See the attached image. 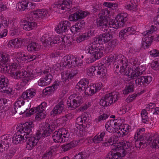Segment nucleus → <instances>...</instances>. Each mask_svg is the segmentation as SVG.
Listing matches in <instances>:
<instances>
[{
	"mask_svg": "<svg viewBox=\"0 0 159 159\" xmlns=\"http://www.w3.org/2000/svg\"><path fill=\"white\" fill-rule=\"evenodd\" d=\"M45 126L46 129L45 128H40L37 130L35 135L32 137L31 135L32 134V129L34 127L33 123L31 121L25 122L20 127L19 131L20 134L17 132L14 134L12 138V142L17 144L26 140V148L28 150H31L37 145L40 138L47 137L51 133L52 130L50 129L49 124L47 123Z\"/></svg>",
	"mask_w": 159,
	"mask_h": 159,
	"instance_id": "f257e3e1",
	"label": "nucleus"
},
{
	"mask_svg": "<svg viewBox=\"0 0 159 159\" xmlns=\"http://www.w3.org/2000/svg\"><path fill=\"white\" fill-rule=\"evenodd\" d=\"M102 42L101 35L100 34L99 36L94 39L93 42L86 46L85 51L86 53L89 54V62L92 63L103 56L104 49L102 45L100 44Z\"/></svg>",
	"mask_w": 159,
	"mask_h": 159,
	"instance_id": "f03ea898",
	"label": "nucleus"
},
{
	"mask_svg": "<svg viewBox=\"0 0 159 159\" xmlns=\"http://www.w3.org/2000/svg\"><path fill=\"white\" fill-rule=\"evenodd\" d=\"M89 82L86 79H83L79 82L75 87V89L79 94L85 93L88 96H91L96 93L101 89L98 84H92L88 86Z\"/></svg>",
	"mask_w": 159,
	"mask_h": 159,
	"instance_id": "7ed1b4c3",
	"label": "nucleus"
},
{
	"mask_svg": "<svg viewBox=\"0 0 159 159\" xmlns=\"http://www.w3.org/2000/svg\"><path fill=\"white\" fill-rule=\"evenodd\" d=\"M145 129L144 128H142L138 129L135 134L134 138L136 139H139L140 141L139 143V148H143L146 147L148 145L150 144L152 140V136L149 133L145 134L143 135Z\"/></svg>",
	"mask_w": 159,
	"mask_h": 159,
	"instance_id": "20e7f679",
	"label": "nucleus"
},
{
	"mask_svg": "<svg viewBox=\"0 0 159 159\" xmlns=\"http://www.w3.org/2000/svg\"><path fill=\"white\" fill-rule=\"evenodd\" d=\"M47 107V103L45 102H43L38 106L31 109L29 113H26V116H29L36 113V119L38 120H41L44 119L46 116L45 109Z\"/></svg>",
	"mask_w": 159,
	"mask_h": 159,
	"instance_id": "39448f33",
	"label": "nucleus"
},
{
	"mask_svg": "<svg viewBox=\"0 0 159 159\" xmlns=\"http://www.w3.org/2000/svg\"><path fill=\"white\" fill-rule=\"evenodd\" d=\"M69 136L68 130L64 128L56 131L52 134L53 139L56 143H64L67 140Z\"/></svg>",
	"mask_w": 159,
	"mask_h": 159,
	"instance_id": "423d86ee",
	"label": "nucleus"
},
{
	"mask_svg": "<svg viewBox=\"0 0 159 159\" xmlns=\"http://www.w3.org/2000/svg\"><path fill=\"white\" fill-rule=\"evenodd\" d=\"M118 94L112 93L103 96L100 101V105L103 107H107L115 102L119 98Z\"/></svg>",
	"mask_w": 159,
	"mask_h": 159,
	"instance_id": "0eeeda50",
	"label": "nucleus"
},
{
	"mask_svg": "<svg viewBox=\"0 0 159 159\" xmlns=\"http://www.w3.org/2000/svg\"><path fill=\"white\" fill-rule=\"evenodd\" d=\"M127 60L126 57L120 54L116 57L114 62V70L118 73V71L120 68L123 67H126L127 66Z\"/></svg>",
	"mask_w": 159,
	"mask_h": 159,
	"instance_id": "6e6552de",
	"label": "nucleus"
},
{
	"mask_svg": "<svg viewBox=\"0 0 159 159\" xmlns=\"http://www.w3.org/2000/svg\"><path fill=\"white\" fill-rule=\"evenodd\" d=\"M100 13L99 14L98 16L99 18L97 19L96 23L97 25V26L98 27L102 30L105 32V31H107L108 30L107 27L108 20L107 17H106L104 14H103L102 13Z\"/></svg>",
	"mask_w": 159,
	"mask_h": 159,
	"instance_id": "1a4fd4ad",
	"label": "nucleus"
},
{
	"mask_svg": "<svg viewBox=\"0 0 159 159\" xmlns=\"http://www.w3.org/2000/svg\"><path fill=\"white\" fill-rule=\"evenodd\" d=\"M87 112H84L76 119V122L77 124L76 125V126L77 129L80 131H83L86 127H87L88 122L87 121Z\"/></svg>",
	"mask_w": 159,
	"mask_h": 159,
	"instance_id": "9d476101",
	"label": "nucleus"
},
{
	"mask_svg": "<svg viewBox=\"0 0 159 159\" xmlns=\"http://www.w3.org/2000/svg\"><path fill=\"white\" fill-rule=\"evenodd\" d=\"M0 61L2 64L1 67L4 71H7L10 69V56L7 54L0 53Z\"/></svg>",
	"mask_w": 159,
	"mask_h": 159,
	"instance_id": "9b49d317",
	"label": "nucleus"
},
{
	"mask_svg": "<svg viewBox=\"0 0 159 159\" xmlns=\"http://www.w3.org/2000/svg\"><path fill=\"white\" fill-rule=\"evenodd\" d=\"M142 67L141 66L137 65L133 66L132 68L130 69V79L133 80L138 79L141 77V75L143 73V70L141 69Z\"/></svg>",
	"mask_w": 159,
	"mask_h": 159,
	"instance_id": "f8f14e48",
	"label": "nucleus"
},
{
	"mask_svg": "<svg viewBox=\"0 0 159 159\" xmlns=\"http://www.w3.org/2000/svg\"><path fill=\"white\" fill-rule=\"evenodd\" d=\"M90 13V12L88 11H79L70 15L69 16V20L70 21L75 22L79 19L86 17Z\"/></svg>",
	"mask_w": 159,
	"mask_h": 159,
	"instance_id": "ddd939ff",
	"label": "nucleus"
},
{
	"mask_svg": "<svg viewBox=\"0 0 159 159\" xmlns=\"http://www.w3.org/2000/svg\"><path fill=\"white\" fill-rule=\"evenodd\" d=\"M64 102L61 101L57 104L50 112V115L52 117L61 114L63 111H64Z\"/></svg>",
	"mask_w": 159,
	"mask_h": 159,
	"instance_id": "4468645a",
	"label": "nucleus"
},
{
	"mask_svg": "<svg viewBox=\"0 0 159 159\" xmlns=\"http://www.w3.org/2000/svg\"><path fill=\"white\" fill-rule=\"evenodd\" d=\"M23 23V29L27 31L33 29L37 25V24L33 21L32 18L30 17H27V20H24Z\"/></svg>",
	"mask_w": 159,
	"mask_h": 159,
	"instance_id": "2eb2a0df",
	"label": "nucleus"
},
{
	"mask_svg": "<svg viewBox=\"0 0 159 159\" xmlns=\"http://www.w3.org/2000/svg\"><path fill=\"white\" fill-rule=\"evenodd\" d=\"M18 9L19 11H23L26 9L30 10L35 7L33 3L26 1H22L17 4Z\"/></svg>",
	"mask_w": 159,
	"mask_h": 159,
	"instance_id": "dca6fc26",
	"label": "nucleus"
},
{
	"mask_svg": "<svg viewBox=\"0 0 159 159\" xmlns=\"http://www.w3.org/2000/svg\"><path fill=\"white\" fill-rule=\"evenodd\" d=\"M10 139L7 136L3 135L0 138V152H2L7 150L9 147Z\"/></svg>",
	"mask_w": 159,
	"mask_h": 159,
	"instance_id": "f3484780",
	"label": "nucleus"
},
{
	"mask_svg": "<svg viewBox=\"0 0 159 159\" xmlns=\"http://www.w3.org/2000/svg\"><path fill=\"white\" fill-rule=\"evenodd\" d=\"M152 77L149 76H142L135 80L136 85L139 87L145 84H149L152 80Z\"/></svg>",
	"mask_w": 159,
	"mask_h": 159,
	"instance_id": "a211bd4d",
	"label": "nucleus"
},
{
	"mask_svg": "<svg viewBox=\"0 0 159 159\" xmlns=\"http://www.w3.org/2000/svg\"><path fill=\"white\" fill-rule=\"evenodd\" d=\"M127 15L124 13H121L117 15L116 21L117 23L118 27L121 28L125 25L127 19Z\"/></svg>",
	"mask_w": 159,
	"mask_h": 159,
	"instance_id": "6ab92c4d",
	"label": "nucleus"
},
{
	"mask_svg": "<svg viewBox=\"0 0 159 159\" xmlns=\"http://www.w3.org/2000/svg\"><path fill=\"white\" fill-rule=\"evenodd\" d=\"M135 32V30L132 27L126 28L120 31L119 37L121 39H123L129 35L134 34Z\"/></svg>",
	"mask_w": 159,
	"mask_h": 159,
	"instance_id": "aec40b11",
	"label": "nucleus"
},
{
	"mask_svg": "<svg viewBox=\"0 0 159 159\" xmlns=\"http://www.w3.org/2000/svg\"><path fill=\"white\" fill-rule=\"evenodd\" d=\"M24 39L20 38H17L11 39L9 41L7 45L9 48L16 47L19 48L21 47L23 43Z\"/></svg>",
	"mask_w": 159,
	"mask_h": 159,
	"instance_id": "412c9836",
	"label": "nucleus"
},
{
	"mask_svg": "<svg viewBox=\"0 0 159 159\" xmlns=\"http://www.w3.org/2000/svg\"><path fill=\"white\" fill-rule=\"evenodd\" d=\"M95 70L94 72L97 75H99L100 77H103L107 73V70L104 64H102L98 66H95Z\"/></svg>",
	"mask_w": 159,
	"mask_h": 159,
	"instance_id": "4be33fe9",
	"label": "nucleus"
},
{
	"mask_svg": "<svg viewBox=\"0 0 159 159\" xmlns=\"http://www.w3.org/2000/svg\"><path fill=\"white\" fill-rule=\"evenodd\" d=\"M93 32L91 30L87 32L79 35L76 38V41L78 43H80L82 41L89 39L91 36H92Z\"/></svg>",
	"mask_w": 159,
	"mask_h": 159,
	"instance_id": "5701e85b",
	"label": "nucleus"
},
{
	"mask_svg": "<svg viewBox=\"0 0 159 159\" xmlns=\"http://www.w3.org/2000/svg\"><path fill=\"white\" fill-rule=\"evenodd\" d=\"M41 47V45L38 43L32 42L28 44L27 46V49L30 52L38 51Z\"/></svg>",
	"mask_w": 159,
	"mask_h": 159,
	"instance_id": "b1692460",
	"label": "nucleus"
},
{
	"mask_svg": "<svg viewBox=\"0 0 159 159\" xmlns=\"http://www.w3.org/2000/svg\"><path fill=\"white\" fill-rule=\"evenodd\" d=\"M57 146H53L50 147L49 150L43 155L42 157L43 159H48L51 158L54 152H56L57 149Z\"/></svg>",
	"mask_w": 159,
	"mask_h": 159,
	"instance_id": "393cba45",
	"label": "nucleus"
},
{
	"mask_svg": "<svg viewBox=\"0 0 159 159\" xmlns=\"http://www.w3.org/2000/svg\"><path fill=\"white\" fill-rule=\"evenodd\" d=\"M48 11L45 9L36 10L33 14V17L42 18L47 15Z\"/></svg>",
	"mask_w": 159,
	"mask_h": 159,
	"instance_id": "a878e982",
	"label": "nucleus"
},
{
	"mask_svg": "<svg viewBox=\"0 0 159 159\" xmlns=\"http://www.w3.org/2000/svg\"><path fill=\"white\" fill-rule=\"evenodd\" d=\"M70 61H69V64L68 68H70L74 67H76L79 66H80L82 63L81 62H79V59L75 57L73 55H70Z\"/></svg>",
	"mask_w": 159,
	"mask_h": 159,
	"instance_id": "bb28decb",
	"label": "nucleus"
},
{
	"mask_svg": "<svg viewBox=\"0 0 159 159\" xmlns=\"http://www.w3.org/2000/svg\"><path fill=\"white\" fill-rule=\"evenodd\" d=\"M51 71L50 69H46L43 72V74L45 75L43 80L47 85L50 83L53 78V76L50 73Z\"/></svg>",
	"mask_w": 159,
	"mask_h": 159,
	"instance_id": "cd10ccee",
	"label": "nucleus"
},
{
	"mask_svg": "<svg viewBox=\"0 0 159 159\" xmlns=\"http://www.w3.org/2000/svg\"><path fill=\"white\" fill-rule=\"evenodd\" d=\"M152 136V140L153 139L151 147L152 148H159V134L156 133L154 135L151 134Z\"/></svg>",
	"mask_w": 159,
	"mask_h": 159,
	"instance_id": "c85d7f7f",
	"label": "nucleus"
},
{
	"mask_svg": "<svg viewBox=\"0 0 159 159\" xmlns=\"http://www.w3.org/2000/svg\"><path fill=\"white\" fill-rule=\"evenodd\" d=\"M152 136V140L153 139L151 147L152 148H159V134L156 133L154 135L151 134Z\"/></svg>",
	"mask_w": 159,
	"mask_h": 159,
	"instance_id": "c756f323",
	"label": "nucleus"
},
{
	"mask_svg": "<svg viewBox=\"0 0 159 159\" xmlns=\"http://www.w3.org/2000/svg\"><path fill=\"white\" fill-rule=\"evenodd\" d=\"M72 5V2L71 0H63L62 3L56 5V7L59 11L61 10H64L66 9V6H69Z\"/></svg>",
	"mask_w": 159,
	"mask_h": 159,
	"instance_id": "7c9ffc66",
	"label": "nucleus"
},
{
	"mask_svg": "<svg viewBox=\"0 0 159 159\" xmlns=\"http://www.w3.org/2000/svg\"><path fill=\"white\" fill-rule=\"evenodd\" d=\"M36 95V92L34 91H33L31 89H28L23 92L21 96L22 98H31Z\"/></svg>",
	"mask_w": 159,
	"mask_h": 159,
	"instance_id": "2f4dec72",
	"label": "nucleus"
},
{
	"mask_svg": "<svg viewBox=\"0 0 159 159\" xmlns=\"http://www.w3.org/2000/svg\"><path fill=\"white\" fill-rule=\"evenodd\" d=\"M105 135V132H104L99 133L92 139L93 142L95 143H98L103 141V138Z\"/></svg>",
	"mask_w": 159,
	"mask_h": 159,
	"instance_id": "473e14b6",
	"label": "nucleus"
},
{
	"mask_svg": "<svg viewBox=\"0 0 159 159\" xmlns=\"http://www.w3.org/2000/svg\"><path fill=\"white\" fill-rule=\"evenodd\" d=\"M25 101L21 98L18 99V100L14 103V108L12 109V113L13 114L16 113V110L17 109L25 105Z\"/></svg>",
	"mask_w": 159,
	"mask_h": 159,
	"instance_id": "72a5a7b5",
	"label": "nucleus"
},
{
	"mask_svg": "<svg viewBox=\"0 0 159 159\" xmlns=\"http://www.w3.org/2000/svg\"><path fill=\"white\" fill-rule=\"evenodd\" d=\"M78 144V142L76 141H72L70 143L62 146V149L64 152L68 151L71 149L75 147Z\"/></svg>",
	"mask_w": 159,
	"mask_h": 159,
	"instance_id": "f704fd0d",
	"label": "nucleus"
},
{
	"mask_svg": "<svg viewBox=\"0 0 159 159\" xmlns=\"http://www.w3.org/2000/svg\"><path fill=\"white\" fill-rule=\"evenodd\" d=\"M138 2L136 0H130V2H128L125 6V7L127 10H131L137 7Z\"/></svg>",
	"mask_w": 159,
	"mask_h": 159,
	"instance_id": "c9c22d12",
	"label": "nucleus"
},
{
	"mask_svg": "<svg viewBox=\"0 0 159 159\" xmlns=\"http://www.w3.org/2000/svg\"><path fill=\"white\" fill-rule=\"evenodd\" d=\"M134 80L130 82L129 85H127L125 88V89L123 91V93L125 95H127L129 93L133 92L134 89V85L133 84L134 83Z\"/></svg>",
	"mask_w": 159,
	"mask_h": 159,
	"instance_id": "e433bc0d",
	"label": "nucleus"
},
{
	"mask_svg": "<svg viewBox=\"0 0 159 159\" xmlns=\"http://www.w3.org/2000/svg\"><path fill=\"white\" fill-rule=\"evenodd\" d=\"M116 124H117L116 122H114V120H110L107 121L105 125L106 130L108 132L112 133L114 126L115 127Z\"/></svg>",
	"mask_w": 159,
	"mask_h": 159,
	"instance_id": "4c0bfd02",
	"label": "nucleus"
},
{
	"mask_svg": "<svg viewBox=\"0 0 159 159\" xmlns=\"http://www.w3.org/2000/svg\"><path fill=\"white\" fill-rule=\"evenodd\" d=\"M22 77L23 79H22L21 83L24 85H26L32 79L29 71L24 72V76Z\"/></svg>",
	"mask_w": 159,
	"mask_h": 159,
	"instance_id": "58836bf2",
	"label": "nucleus"
},
{
	"mask_svg": "<svg viewBox=\"0 0 159 159\" xmlns=\"http://www.w3.org/2000/svg\"><path fill=\"white\" fill-rule=\"evenodd\" d=\"M67 104L68 108L71 110L75 109L79 107L74 101L73 100L72 98H70L69 97L67 102Z\"/></svg>",
	"mask_w": 159,
	"mask_h": 159,
	"instance_id": "ea45409f",
	"label": "nucleus"
},
{
	"mask_svg": "<svg viewBox=\"0 0 159 159\" xmlns=\"http://www.w3.org/2000/svg\"><path fill=\"white\" fill-rule=\"evenodd\" d=\"M9 82L7 78L4 76L2 75L0 77V89H3V88L8 86Z\"/></svg>",
	"mask_w": 159,
	"mask_h": 159,
	"instance_id": "a19ab883",
	"label": "nucleus"
},
{
	"mask_svg": "<svg viewBox=\"0 0 159 159\" xmlns=\"http://www.w3.org/2000/svg\"><path fill=\"white\" fill-rule=\"evenodd\" d=\"M70 98H72L73 100L77 104L80 106L83 102L82 98L81 96L77 94H73L70 96Z\"/></svg>",
	"mask_w": 159,
	"mask_h": 159,
	"instance_id": "79ce46f5",
	"label": "nucleus"
},
{
	"mask_svg": "<svg viewBox=\"0 0 159 159\" xmlns=\"http://www.w3.org/2000/svg\"><path fill=\"white\" fill-rule=\"evenodd\" d=\"M61 44L62 45L63 47H65L66 45L64 39L60 37H55L52 41L50 42V45L52 46L53 44L59 43L61 42Z\"/></svg>",
	"mask_w": 159,
	"mask_h": 159,
	"instance_id": "37998d69",
	"label": "nucleus"
},
{
	"mask_svg": "<svg viewBox=\"0 0 159 159\" xmlns=\"http://www.w3.org/2000/svg\"><path fill=\"white\" fill-rule=\"evenodd\" d=\"M126 67H123L121 68H120L118 71V73H120V74L127 76L129 78H130V69H129V68H126Z\"/></svg>",
	"mask_w": 159,
	"mask_h": 159,
	"instance_id": "c03bdc74",
	"label": "nucleus"
},
{
	"mask_svg": "<svg viewBox=\"0 0 159 159\" xmlns=\"http://www.w3.org/2000/svg\"><path fill=\"white\" fill-rule=\"evenodd\" d=\"M29 103L28 102L25 103L24 106H22L16 110V113L18 112L20 114H23L27 110L29 109Z\"/></svg>",
	"mask_w": 159,
	"mask_h": 159,
	"instance_id": "a18cd8bd",
	"label": "nucleus"
},
{
	"mask_svg": "<svg viewBox=\"0 0 159 159\" xmlns=\"http://www.w3.org/2000/svg\"><path fill=\"white\" fill-rule=\"evenodd\" d=\"M109 33V31H108V33H104L101 34L103 41L105 43L108 42L112 38V36L111 34Z\"/></svg>",
	"mask_w": 159,
	"mask_h": 159,
	"instance_id": "49530a36",
	"label": "nucleus"
},
{
	"mask_svg": "<svg viewBox=\"0 0 159 159\" xmlns=\"http://www.w3.org/2000/svg\"><path fill=\"white\" fill-rule=\"evenodd\" d=\"M116 18L115 20L110 19L109 22L108 21L107 28H108L109 30H111L110 29L109 27L110 28H112L115 29H117L119 28V27L117 26V23L116 21Z\"/></svg>",
	"mask_w": 159,
	"mask_h": 159,
	"instance_id": "de8ad7c7",
	"label": "nucleus"
},
{
	"mask_svg": "<svg viewBox=\"0 0 159 159\" xmlns=\"http://www.w3.org/2000/svg\"><path fill=\"white\" fill-rule=\"evenodd\" d=\"M70 55H66L64 56L61 60V62L64 66L68 68L69 64L68 61H70Z\"/></svg>",
	"mask_w": 159,
	"mask_h": 159,
	"instance_id": "09e8293b",
	"label": "nucleus"
},
{
	"mask_svg": "<svg viewBox=\"0 0 159 159\" xmlns=\"http://www.w3.org/2000/svg\"><path fill=\"white\" fill-rule=\"evenodd\" d=\"M55 90L54 87L50 86L46 88L43 90V92L45 95H49L53 93Z\"/></svg>",
	"mask_w": 159,
	"mask_h": 159,
	"instance_id": "8fccbe9b",
	"label": "nucleus"
},
{
	"mask_svg": "<svg viewBox=\"0 0 159 159\" xmlns=\"http://www.w3.org/2000/svg\"><path fill=\"white\" fill-rule=\"evenodd\" d=\"M121 149H127L130 147L132 143L127 141H124L120 142Z\"/></svg>",
	"mask_w": 159,
	"mask_h": 159,
	"instance_id": "3c124183",
	"label": "nucleus"
},
{
	"mask_svg": "<svg viewBox=\"0 0 159 159\" xmlns=\"http://www.w3.org/2000/svg\"><path fill=\"white\" fill-rule=\"evenodd\" d=\"M11 76L15 79L21 78L24 76V72L18 70L15 72H13L11 74Z\"/></svg>",
	"mask_w": 159,
	"mask_h": 159,
	"instance_id": "603ef678",
	"label": "nucleus"
},
{
	"mask_svg": "<svg viewBox=\"0 0 159 159\" xmlns=\"http://www.w3.org/2000/svg\"><path fill=\"white\" fill-rule=\"evenodd\" d=\"M61 23L62 25L64 31L66 32L68 31L71 25L70 22L68 20H64L61 22Z\"/></svg>",
	"mask_w": 159,
	"mask_h": 159,
	"instance_id": "864d4df0",
	"label": "nucleus"
},
{
	"mask_svg": "<svg viewBox=\"0 0 159 159\" xmlns=\"http://www.w3.org/2000/svg\"><path fill=\"white\" fill-rule=\"evenodd\" d=\"M95 66H92L88 68L86 70L87 74V75L90 77L93 76L94 75H96V73L94 72L95 70Z\"/></svg>",
	"mask_w": 159,
	"mask_h": 159,
	"instance_id": "5fc2aeb1",
	"label": "nucleus"
},
{
	"mask_svg": "<svg viewBox=\"0 0 159 159\" xmlns=\"http://www.w3.org/2000/svg\"><path fill=\"white\" fill-rule=\"evenodd\" d=\"M109 115L103 113L96 119L95 120L97 122H99L101 120H104L107 119L109 116Z\"/></svg>",
	"mask_w": 159,
	"mask_h": 159,
	"instance_id": "6e6d98bb",
	"label": "nucleus"
},
{
	"mask_svg": "<svg viewBox=\"0 0 159 159\" xmlns=\"http://www.w3.org/2000/svg\"><path fill=\"white\" fill-rule=\"evenodd\" d=\"M12 25V30L13 31V34H18V31L19 30V27L16 22H14L12 24L10 23V25Z\"/></svg>",
	"mask_w": 159,
	"mask_h": 159,
	"instance_id": "4d7b16f0",
	"label": "nucleus"
},
{
	"mask_svg": "<svg viewBox=\"0 0 159 159\" xmlns=\"http://www.w3.org/2000/svg\"><path fill=\"white\" fill-rule=\"evenodd\" d=\"M153 39V37L150 35L143 38L142 41H144V42H146V43H148V44H151Z\"/></svg>",
	"mask_w": 159,
	"mask_h": 159,
	"instance_id": "13d9d810",
	"label": "nucleus"
},
{
	"mask_svg": "<svg viewBox=\"0 0 159 159\" xmlns=\"http://www.w3.org/2000/svg\"><path fill=\"white\" fill-rule=\"evenodd\" d=\"M157 29V28L156 27L152 25L150 30L143 32V34H144L145 36L146 34H151L156 31Z\"/></svg>",
	"mask_w": 159,
	"mask_h": 159,
	"instance_id": "bf43d9fd",
	"label": "nucleus"
},
{
	"mask_svg": "<svg viewBox=\"0 0 159 159\" xmlns=\"http://www.w3.org/2000/svg\"><path fill=\"white\" fill-rule=\"evenodd\" d=\"M56 30L57 33L59 34L65 32L61 22L57 25Z\"/></svg>",
	"mask_w": 159,
	"mask_h": 159,
	"instance_id": "052dcab7",
	"label": "nucleus"
},
{
	"mask_svg": "<svg viewBox=\"0 0 159 159\" xmlns=\"http://www.w3.org/2000/svg\"><path fill=\"white\" fill-rule=\"evenodd\" d=\"M62 79L63 81L66 82L69 78H70L69 73L67 72H63L61 73Z\"/></svg>",
	"mask_w": 159,
	"mask_h": 159,
	"instance_id": "680f3d73",
	"label": "nucleus"
},
{
	"mask_svg": "<svg viewBox=\"0 0 159 159\" xmlns=\"http://www.w3.org/2000/svg\"><path fill=\"white\" fill-rule=\"evenodd\" d=\"M75 24L80 30L84 28L85 25V22L84 20L79 21L75 23Z\"/></svg>",
	"mask_w": 159,
	"mask_h": 159,
	"instance_id": "e2e57ef3",
	"label": "nucleus"
},
{
	"mask_svg": "<svg viewBox=\"0 0 159 159\" xmlns=\"http://www.w3.org/2000/svg\"><path fill=\"white\" fill-rule=\"evenodd\" d=\"M110 146H111V148L112 150L118 151L121 149L120 143H116Z\"/></svg>",
	"mask_w": 159,
	"mask_h": 159,
	"instance_id": "0e129e2a",
	"label": "nucleus"
},
{
	"mask_svg": "<svg viewBox=\"0 0 159 159\" xmlns=\"http://www.w3.org/2000/svg\"><path fill=\"white\" fill-rule=\"evenodd\" d=\"M78 70L75 69H72L70 72H69L70 75V79H71L73 77L76 75L78 73Z\"/></svg>",
	"mask_w": 159,
	"mask_h": 159,
	"instance_id": "69168bd1",
	"label": "nucleus"
},
{
	"mask_svg": "<svg viewBox=\"0 0 159 159\" xmlns=\"http://www.w3.org/2000/svg\"><path fill=\"white\" fill-rule=\"evenodd\" d=\"M150 55L154 57L159 56V50L153 49L150 52Z\"/></svg>",
	"mask_w": 159,
	"mask_h": 159,
	"instance_id": "338daca9",
	"label": "nucleus"
},
{
	"mask_svg": "<svg viewBox=\"0 0 159 159\" xmlns=\"http://www.w3.org/2000/svg\"><path fill=\"white\" fill-rule=\"evenodd\" d=\"M151 66L154 70H157L159 69V63L157 61H155L152 63Z\"/></svg>",
	"mask_w": 159,
	"mask_h": 159,
	"instance_id": "774afa93",
	"label": "nucleus"
}]
</instances>
